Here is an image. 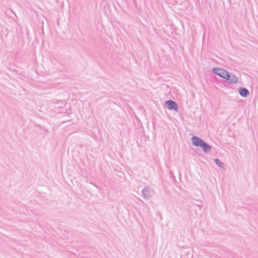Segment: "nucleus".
I'll use <instances>...</instances> for the list:
<instances>
[{
  "mask_svg": "<svg viewBox=\"0 0 258 258\" xmlns=\"http://www.w3.org/2000/svg\"><path fill=\"white\" fill-rule=\"evenodd\" d=\"M214 71L218 76L228 80L230 83H235L237 82V79L235 76L230 75L228 72L223 69H214Z\"/></svg>",
  "mask_w": 258,
  "mask_h": 258,
  "instance_id": "f257e3e1",
  "label": "nucleus"
},
{
  "mask_svg": "<svg viewBox=\"0 0 258 258\" xmlns=\"http://www.w3.org/2000/svg\"><path fill=\"white\" fill-rule=\"evenodd\" d=\"M193 144L196 146L202 147L205 152H208L211 149V147L203 142L200 138L194 137L192 138Z\"/></svg>",
  "mask_w": 258,
  "mask_h": 258,
  "instance_id": "f03ea898",
  "label": "nucleus"
},
{
  "mask_svg": "<svg viewBox=\"0 0 258 258\" xmlns=\"http://www.w3.org/2000/svg\"><path fill=\"white\" fill-rule=\"evenodd\" d=\"M166 104L167 106V108L171 110L172 109H174L175 111H177L178 110V107L175 102L172 100L167 101L166 102Z\"/></svg>",
  "mask_w": 258,
  "mask_h": 258,
  "instance_id": "7ed1b4c3",
  "label": "nucleus"
},
{
  "mask_svg": "<svg viewBox=\"0 0 258 258\" xmlns=\"http://www.w3.org/2000/svg\"><path fill=\"white\" fill-rule=\"evenodd\" d=\"M240 94L243 97H246L248 94V91L245 88H241L239 90Z\"/></svg>",
  "mask_w": 258,
  "mask_h": 258,
  "instance_id": "20e7f679",
  "label": "nucleus"
},
{
  "mask_svg": "<svg viewBox=\"0 0 258 258\" xmlns=\"http://www.w3.org/2000/svg\"><path fill=\"white\" fill-rule=\"evenodd\" d=\"M215 162L218 165L220 166H222L223 165V163L219 159H216Z\"/></svg>",
  "mask_w": 258,
  "mask_h": 258,
  "instance_id": "39448f33",
  "label": "nucleus"
}]
</instances>
